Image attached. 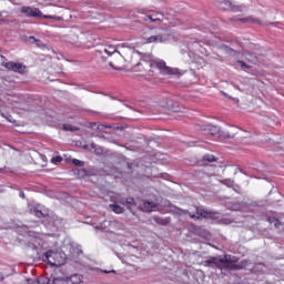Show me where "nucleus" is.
Here are the masks:
<instances>
[{
	"instance_id": "2",
	"label": "nucleus",
	"mask_w": 284,
	"mask_h": 284,
	"mask_svg": "<svg viewBox=\"0 0 284 284\" xmlns=\"http://www.w3.org/2000/svg\"><path fill=\"white\" fill-rule=\"evenodd\" d=\"M105 54H108L111 59L109 61L110 68H112L113 70H119V68L114 67V62L121 61V59H123V55H121V52H119V50H116L114 45H110L108 48H104L103 50H98L95 52V55L99 57V59L102 62L108 61V57H105Z\"/></svg>"
},
{
	"instance_id": "40",
	"label": "nucleus",
	"mask_w": 284,
	"mask_h": 284,
	"mask_svg": "<svg viewBox=\"0 0 284 284\" xmlns=\"http://www.w3.org/2000/svg\"><path fill=\"white\" fill-rule=\"evenodd\" d=\"M270 123V125H274V123H272V122H268Z\"/></svg>"
},
{
	"instance_id": "31",
	"label": "nucleus",
	"mask_w": 284,
	"mask_h": 284,
	"mask_svg": "<svg viewBox=\"0 0 284 284\" xmlns=\"http://www.w3.org/2000/svg\"><path fill=\"white\" fill-rule=\"evenodd\" d=\"M44 19H54L55 21H61V17H57V16H43Z\"/></svg>"
},
{
	"instance_id": "38",
	"label": "nucleus",
	"mask_w": 284,
	"mask_h": 284,
	"mask_svg": "<svg viewBox=\"0 0 284 284\" xmlns=\"http://www.w3.org/2000/svg\"><path fill=\"white\" fill-rule=\"evenodd\" d=\"M3 281V274L0 273V282Z\"/></svg>"
},
{
	"instance_id": "23",
	"label": "nucleus",
	"mask_w": 284,
	"mask_h": 284,
	"mask_svg": "<svg viewBox=\"0 0 284 284\" xmlns=\"http://www.w3.org/2000/svg\"><path fill=\"white\" fill-rule=\"evenodd\" d=\"M143 207L146 212H150V210H152L153 207H156V203L154 202H150V201H145L143 203Z\"/></svg>"
},
{
	"instance_id": "12",
	"label": "nucleus",
	"mask_w": 284,
	"mask_h": 284,
	"mask_svg": "<svg viewBox=\"0 0 284 284\" xmlns=\"http://www.w3.org/2000/svg\"><path fill=\"white\" fill-rule=\"evenodd\" d=\"M69 284H81L83 283V276L81 274H73L68 277Z\"/></svg>"
},
{
	"instance_id": "10",
	"label": "nucleus",
	"mask_w": 284,
	"mask_h": 284,
	"mask_svg": "<svg viewBox=\"0 0 284 284\" xmlns=\"http://www.w3.org/2000/svg\"><path fill=\"white\" fill-rule=\"evenodd\" d=\"M217 3L221 10H234V7L232 6V1L230 0H217Z\"/></svg>"
},
{
	"instance_id": "20",
	"label": "nucleus",
	"mask_w": 284,
	"mask_h": 284,
	"mask_svg": "<svg viewBox=\"0 0 284 284\" xmlns=\"http://www.w3.org/2000/svg\"><path fill=\"white\" fill-rule=\"evenodd\" d=\"M148 19H150L152 23H156V21H161V19H163V14L158 13L155 16H146L145 21H148Z\"/></svg>"
},
{
	"instance_id": "17",
	"label": "nucleus",
	"mask_w": 284,
	"mask_h": 284,
	"mask_svg": "<svg viewBox=\"0 0 284 284\" xmlns=\"http://www.w3.org/2000/svg\"><path fill=\"white\" fill-rule=\"evenodd\" d=\"M122 205H125L128 210H132L134 205H136V202L134 201V197H126L124 202H122Z\"/></svg>"
},
{
	"instance_id": "14",
	"label": "nucleus",
	"mask_w": 284,
	"mask_h": 284,
	"mask_svg": "<svg viewBox=\"0 0 284 284\" xmlns=\"http://www.w3.org/2000/svg\"><path fill=\"white\" fill-rule=\"evenodd\" d=\"M245 59L250 61V63H254V64L258 63V55H256V53L254 52H250V51L246 52Z\"/></svg>"
},
{
	"instance_id": "11",
	"label": "nucleus",
	"mask_w": 284,
	"mask_h": 284,
	"mask_svg": "<svg viewBox=\"0 0 284 284\" xmlns=\"http://www.w3.org/2000/svg\"><path fill=\"white\" fill-rule=\"evenodd\" d=\"M36 212V216L38 219H47V221L49 222V224H53L57 225V220L54 217H51L50 215H44L43 212L41 211H34Z\"/></svg>"
},
{
	"instance_id": "36",
	"label": "nucleus",
	"mask_w": 284,
	"mask_h": 284,
	"mask_svg": "<svg viewBox=\"0 0 284 284\" xmlns=\"http://www.w3.org/2000/svg\"><path fill=\"white\" fill-rule=\"evenodd\" d=\"M105 272V274H114L115 273V271H104Z\"/></svg>"
},
{
	"instance_id": "9",
	"label": "nucleus",
	"mask_w": 284,
	"mask_h": 284,
	"mask_svg": "<svg viewBox=\"0 0 284 284\" xmlns=\"http://www.w3.org/2000/svg\"><path fill=\"white\" fill-rule=\"evenodd\" d=\"M156 68L161 70L162 74H176V69L168 67L164 61L156 62Z\"/></svg>"
},
{
	"instance_id": "25",
	"label": "nucleus",
	"mask_w": 284,
	"mask_h": 284,
	"mask_svg": "<svg viewBox=\"0 0 284 284\" xmlns=\"http://www.w3.org/2000/svg\"><path fill=\"white\" fill-rule=\"evenodd\" d=\"M37 284H54L50 278L40 277L36 281Z\"/></svg>"
},
{
	"instance_id": "34",
	"label": "nucleus",
	"mask_w": 284,
	"mask_h": 284,
	"mask_svg": "<svg viewBox=\"0 0 284 284\" xmlns=\"http://www.w3.org/2000/svg\"><path fill=\"white\" fill-rule=\"evenodd\" d=\"M29 41H39V40H37V38H34V36H30Z\"/></svg>"
},
{
	"instance_id": "5",
	"label": "nucleus",
	"mask_w": 284,
	"mask_h": 284,
	"mask_svg": "<svg viewBox=\"0 0 284 284\" xmlns=\"http://www.w3.org/2000/svg\"><path fill=\"white\" fill-rule=\"evenodd\" d=\"M202 265H204V267H212L213 270L223 271L225 262H223L222 257L212 256L209 260L203 261Z\"/></svg>"
},
{
	"instance_id": "13",
	"label": "nucleus",
	"mask_w": 284,
	"mask_h": 284,
	"mask_svg": "<svg viewBox=\"0 0 284 284\" xmlns=\"http://www.w3.org/2000/svg\"><path fill=\"white\" fill-rule=\"evenodd\" d=\"M145 43H163L162 36H151L149 38H144Z\"/></svg>"
},
{
	"instance_id": "43",
	"label": "nucleus",
	"mask_w": 284,
	"mask_h": 284,
	"mask_svg": "<svg viewBox=\"0 0 284 284\" xmlns=\"http://www.w3.org/2000/svg\"><path fill=\"white\" fill-rule=\"evenodd\" d=\"M224 97H227V94H226V93H224Z\"/></svg>"
},
{
	"instance_id": "8",
	"label": "nucleus",
	"mask_w": 284,
	"mask_h": 284,
	"mask_svg": "<svg viewBox=\"0 0 284 284\" xmlns=\"http://www.w3.org/2000/svg\"><path fill=\"white\" fill-rule=\"evenodd\" d=\"M20 12H22V14H26V17H33V18L43 17V12H41V10L32 7H21Z\"/></svg>"
},
{
	"instance_id": "41",
	"label": "nucleus",
	"mask_w": 284,
	"mask_h": 284,
	"mask_svg": "<svg viewBox=\"0 0 284 284\" xmlns=\"http://www.w3.org/2000/svg\"><path fill=\"white\" fill-rule=\"evenodd\" d=\"M33 250H37V246H36V245H33Z\"/></svg>"
},
{
	"instance_id": "3",
	"label": "nucleus",
	"mask_w": 284,
	"mask_h": 284,
	"mask_svg": "<svg viewBox=\"0 0 284 284\" xmlns=\"http://www.w3.org/2000/svg\"><path fill=\"white\" fill-rule=\"evenodd\" d=\"M182 214H187L190 219L194 221H201V219H219V212L205 211L203 206H195L193 212L189 210L178 209Z\"/></svg>"
},
{
	"instance_id": "37",
	"label": "nucleus",
	"mask_w": 284,
	"mask_h": 284,
	"mask_svg": "<svg viewBox=\"0 0 284 284\" xmlns=\"http://www.w3.org/2000/svg\"><path fill=\"white\" fill-rule=\"evenodd\" d=\"M129 170H132V163H128Z\"/></svg>"
},
{
	"instance_id": "42",
	"label": "nucleus",
	"mask_w": 284,
	"mask_h": 284,
	"mask_svg": "<svg viewBox=\"0 0 284 284\" xmlns=\"http://www.w3.org/2000/svg\"><path fill=\"white\" fill-rule=\"evenodd\" d=\"M240 21H245V19H241Z\"/></svg>"
},
{
	"instance_id": "19",
	"label": "nucleus",
	"mask_w": 284,
	"mask_h": 284,
	"mask_svg": "<svg viewBox=\"0 0 284 284\" xmlns=\"http://www.w3.org/2000/svg\"><path fill=\"white\" fill-rule=\"evenodd\" d=\"M153 221H155L158 225H169L170 217L163 219V217L154 216Z\"/></svg>"
},
{
	"instance_id": "27",
	"label": "nucleus",
	"mask_w": 284,
	"mask_h": 284,
	"mask_svg": "<svg viewBox=\"0 0 284 284\" xmlns=\"http://www.w3.org/2000/svg\"><path fill=\"white\" fill-rule=\"evenodd\" d=\"M237 63V65H240V68L242 69V70H250V65L247 64V63H245V61H243V60H240V61H237L236 62Z\"/></svg>"
},
{
	"instance_id": "30",
	"label": "nucleus",
	"mask_w": 284,
	"mask_h": 284,
	"mask_svg": "<svg viewBox=\"0 0 284 284\" xmlns=\"http://www.w3.org/2000/svg\"><path fill=\"white\" fill-rule=\"evenodd\" d=\"M61 161H63V158L60 155H57L54 158L51 159L52 163H61Z\"/></svg>"
},
{
	"instance_id": "39",
	"label": "nucleus",
	"mask_w": 284,
	"mask_h": 284,
	"mask_svg": "<svg viewBox=\"0 0 284 284\" xmlns=\"http://www.w3.org/2000/svg\"><path fill=\"white\" fill-rule=\"evenodd\" d=\"M20 196H22V199H26V195L23 193H21Z\"/></svg>"
},
{
	"instance_id": "21",
	"label": "nucleus",
	"mask_w": 284,
	"mask_h": 284,
	"mask_svg": "<svg viewBox=\"0 0 284 284\" xmlns=\"http://www.w3.org/2000/svg\"><path fill=\"white\" fill-rule=\"evenodd\" d=\"M203 161H206L207 163H214L216 161H219V158L212 155V154H205L202 158Z\"/></svg>"
},
{
	"instance_id": "6",
	"label": "nucleus",
	"mask_w": 284,
	"mask_h": 284,
	"mask_svg": "<svg viewBox=\"0 0 284 284\" xmlns=\"http://www.w3.org/2000/svg\"><path fill=\"white\" fill-rule=\"evenodd\" d=\"M222 261L224 263L223 270H230V271L241 270L239 265L234 264V263H239V257L234 255H224L222 257Z\"/></svg>"
},
{
	"instance_id": "4",
	"label": "nucleus",
	"mask_w": 284,
	"mask_h": 284,
	"mask_svg": "<svg viewBox=\"0 0 284 284\" xmlns=\"http://www.w3.org/2000/svg\"><path fill=\"white\" fill-rule=\"evenodd\" d=\"M42 261L51 265V267H60V265H63L65 263V260H63L61 253L54 251H47L42 255Z\"/></svg>"
},
{
	"instance_id": "26",
	"label": "nucleus",
	"mask_w": 284,
	"mask_h": 284,
	"mask_svg": "<svg viewBox=\"0 0 284 284\" xmlns=\"http://www.w3.org/2000/svg\"><path fill=\"white\" fill-rule=\"evenodd\" d=\"M108 129H112V125H108V124H98L97 130H99V132H105V130Z\"/></svg>"
},
{
	"instance_id": "18",
	"label": "nucleus",
	"mask_w": 284,
	"mask_h": 284,
	"mask_svg": "<svg viewBox=\"0 0 284 284\" xmlns=\"http://www.w3.org/2000/svg\"><path fill=\"white\" fill-rule=\"evenodd\" d=\"M110 207L115 214H123L125 212V209L119 204H111Z\"/></svg>"
},
{
	"instance_id": "28",
	"label": "nucleus",
	"mask_w": 284,
	"mask_h": 284,
	"mask_svg": "<svg viewBox=\"0 0 284 284\" xmlns=\"http://www.w3.org/2000/svg\"><path fill=\"white\" fill-rule=\"evenodd\" d=\"M72 163H73V165H75V168H83L85 165V162H83L81 160H77V159H73Z\"/></svg>"
},
{
	"instance_id": "15",
	"label": "nucleus",
	"mask_w": 284,
	"mask_h": 284,
	"mask_svg": "<svg viewBox=\"0 0 284 284\" xmlns=\"http://www.w3.org/2000/svg\"><path fill=\"white\" fill-rule=\"evenodd\" d=\"M110 227L112 230H125V224H123V222L120 221H111L110 222Z\"/></svg>"
},
{
	"instance_id": "32",
	"label": "nucleus",
	"mask_w": 284,
	"mask_h": 284,
	"mask_svg": "<svg viewBox=\"0 0 284 284\" xmlns=\"http://www.w3.org/2000/svg\"><path fill=\"white\" fill-rule=\"evenodd\" d=\"M7 121H9V123H14V118H12V115L8 114L6 115Z\"/></svg>"
},
{
	"instance_id": "22",
	"label": "nucleus",
	"mask_w": 284,
	"mask_h": 284,
	"mask_svg": "<svg viewBox=\"0 0 284 284\" xmlns=\"http://www.w3.org/2000/svg\"><path fill=\"white\" fill-rule=\"evenodd\" d=\"M53 284H70V280L68 277H57L52 281Z\"/></svg>"
},
{
	"instance_id": "7",
	"label": "nucleus",
	"mask_w": 284,
	"mask_h": 284,
	"mask_svg": "<svg viewBox=\"0 0 284 284\" xmlns=\"http://www.w3.org/2000/svg\"><path fill=\"white\" fill-rule=\"evenodd\" d=\"M3 68L10 70L11 72H18L19 74H26L27 67L22 62L9 61L3 64Z\"/></svg>"
},
{
	"instance_id": "16",
	"label": "nucleus",
	"mask_w": 284,
	"mask_h": 284,
	"mask_svg": "<svg viewBox=\"0 0 284 284\" xmlns=\"http://www.w3.org/2000/svg\"><path fill=\"white\" fill-rule=\"evenodd\" d=\"M266 221L270 223V225H274V227H276L277 230L282 225L281 220L274 216H268Z\"/></svg>"
},
{
	"instance_id": "29",
	"label": "nucleus",
	"mask_w": 284,
	"mask_h": 284,
	"mask_svg": "<svg viewBox=\"0 0 284 284\" xmlns=\"http://www.w3.org/2000/svg\"><path fill=\"white\" fill-rule=\"evenodd\" d=\"M78 175L80 179H83V176H88V171H85V169H81L78 171Z\"/></svg>"
},
{
	"instance_id": "24",
	"label": "nucleus",
	"mask_w": 284,
	"mask_h": 284,
	"mask_svg": "<svg viewBox=\"0 0 284 284\" xmlns=\"http://www.w3.org/2000/svg\"><path fill=\"white\" fill-rule=\"evenodd\" d=\"M63 130L65 132H79V128L73 126L72 124H64Z\"/></svg>"
},
{
	"instance_id": "35",
	"label": "nucleus",
	"mask_w": 284,
	"mask_h": 284,
	"mask_svg": "<svg viewBox=\"0 0 284 284\" xmlns=\"http://www.w3.org/2000/svg\"><path fill=\"white\" fill-rule=\"evenodd\" d=\"M27 283H29V284H34V283H37V281H34V280H27Z\"/></svg>"
},
{
	"instance_id": "33",
	"label": "nucleus",
	"mask_w": 284,
	"mask_h": 284,
	"mask_svg": "<svg viewBox=\"0 0 284 284\" xmlns=\"http://www.w3.org/2000/svg\"><path fill=\"white\" fill-rule=\"evenodd\" d=\"M98 125L99 124H97V122H93V123L90 124V128H91V130H94V128H98Z\"/></svg>"
},
{
	"instance_id": "1",
	"label": "nucleus",
	"mask_w": 284,
	"mask_h": 284,
	"mask_svg": "<svg viewBox=\"0 0 284 284\" xmlns=\"http://www.w3.org/2000/svg\"><path fill=\"white\" fill-rule=\"evenodd\" d=\"M231 130H221V126L213 124H202L197 125V132L204 134V136H221L222 139H234V131Z\"/></svg>"
}]
</instances>
